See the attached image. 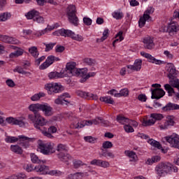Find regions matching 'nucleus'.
I'll return each instance as SVG.
<instances>
[{"label":"nucleus","mask_w":179,"mask_h":179,"mask_svg":"<svg viewBox=\"0 0 179 179\" xmlns=\"http://www.w3.org/2000/svg\"><path fill=\"white\" fill-rule=\"evenodd\" d=\"M28 118L33 122L34 128H36L38 132H41V134H43L44 136H47V138H54L52 134L47 132V128L44 127L47 124V120H45L40 113H36V115H29Z\"/></svg>","instance_id":"obj_1"},{"label":"nucleus","mask_w":179,"mask_h":179,"mask_svg":"<svg viewBox=\"0 0 179 179\" xmlns=\"http://www.w3.org/2000/svg\"><path fill=\"white\" fill-rule=\"evenodd\" d=\"M19 141V144L24 149H27L29 146H30V142L33 141V138H29L27 136L21 135L18 136V138L15 136H7L5 138V141L7 143H15V142H17Z\"/></svg>","instance_id":"obj_2"},{"label":"nucleus","mask_w":179,"mask_h":179,"mask_svg":"<svg viewBox=\"0 0 179 179\" xmlns=\"http://www.w3.org/2000/svg\"><path fill=\"white\" fill-rule=\"evenodd\" d=\"M77 12L76 6L73 4L69 5L66 9V16L68 21L73 26H78L79 24V17L76 15Z\"/></svg>","instance_id":"obj_3"},{"label":"nucleus","mask_w":179,"mask_h":179,"mask_svg":"<svg viewBox=\"0 0 179 179\" xmlns=\"http://www.w3.org/2000/svg\"><path fill=\"white\" fill-rule=\"evenodd\" d=\"M66 68L67 69V73L70 75V76H85L86 73H87V69H78L76 68V62H69L66 65Z\"/></svg>","instance_id":"obj_4"},{"label":"nucleus","mask_w":179,"mask_h":179,"mask_svg":"<svg viewBox=\"0 0 179 179\" xmlns=\"http://www.w3.org/2000/svg\"><path fill=\"white\" fill-rule=\"evenodd\" d=\"M53 36H62L63 37H70L73 40L76 41H83V36L75 34V32L72 31L69 29H61L53 32Z\"/></svg>","instance_id":"obj_5"},{"label":"nucleus","mask_w":179,"mask_h":179,"mask_svg":"<svg viewBox=\"0 0 179 179\" xmlns=\"http://www.w3.org/2000/svg\"><path fill=\"white\" fill-rule=\"evenodd\" d=\"M38 149L43 155H50L55 153V144L54 143H44L39 141L38 143Z\"/></svg>","instance_id":"obj_6"},{"label":"nucleus","mask_w":179,"mask_h":179,"mask_svg":"<svg viewBox=\"0 0 179 179\" xmlns=\"http://www.w3.org/2000/svg\"><path fill=\"white\" fill-rule=\"evenodd\" d=\"M173 165L170 163H160L155 167V171L159 177H164L166 174L171 173Z\"/></svg>","instance_id":"obj_7"},{"label":"nucleus","mask_w":179,"mask_h":179,"mask_svg":"<svg viewBox=\"0 0 179 179\" xmlns=\"http://www.w3.org/2000/svg\"><path fill=\"white\" fill-rule=\"evenodd\" d=\"M45 90L48 91V94L53 93H61L64 90V87L58 83H49L45 85Z\"/></svg>","instance_id":"obj_8"},{"label":"nucleus","mask_w":179,"mask_h":179,"mask_svg":"<svg viewBox=\"0 0 179 179\" xmlns=\"http://www.w3.org/2000/svg\"><path fill=\"white\" fill-rule=\"evenodd\" d=\"M164 139L168 142V143H170L172 148L179 149V136L178 134H172L170 136H166Z\"/></svg>","instance_id":"obj_9"},{"label":"nucleus","mask_w":179,"mask_h":179,"mask_svg":"<svg viewBox=\"0 0 179 179\" xmlns=\"http://www.w3.org/2000/svg\"><path fill=\"white\" fill-rule=\"evenodd\" d=\"M150 91L152 93L151 99H156L159 100L166 94V92L162 88H155L154 90L151 88Z\"/></svg>","instance_id":"obj_10"},{"label":"nucleus","mask_w":179,"mask_h":179,"mask_svg":"<svg viewBox=\"0 0 179 179\" xmlns=\"http://www.w3.org/2000/svg\"><path fill=\"white\" fill-rule=\"evenodd\" d=\"M57 157L60 159V162H63V163H66L67 166H69V162H72L73 157L71 155L66 152H59L57 154Z\"/></svg>","instance_id":"obj_11"},{"label":"nucleus","mask_w":179,"mask_h":179,"mask_svg":"<svg viewBox=\"0 0 179 179\" xmlns=\"http://www.w3.org/2000/svg\"><path fill=\"white\" fill-rule=\"evenodd\" d=\"M141 55L144 57V58H147L148 59V62H151L152 64H155L156 65H162V60L157 59L152 55L149 53H146L145 52H141Z\"/></svg>","instance_id":"obj_12"},{"label":"nucleus","mask_w":179,"mask_h":179,"mask_svg":"<svg viewBox=\"0 0 179 179\" xmlns=\"http://www.w3.org/2000/svg\"><path fill=\"white\" fill-rule=\"evenodd\" d=\"M6 121L11 125H19V127H24V121L22 119H16L13 117H6Z\"/></svg>","instance_id":"obj_13"},{"label":"nucleus","mask_w":179,"mask_h":179,"mask_svg":"<svg viewBox=\"0 0 179 179\" xmlns=\"http://www.w3.org/2000/svg\"><path fill=\"white\" fill-rule=\"evenodd\" d=\"M164 113H169V111H174L176 110H179V105L177 103L169 102L165 106L162 108Z\"/></svg>","instance_id":"obj_14"},{"label":"nucleus","mask_w":179,"mask_h":179,"mask_svg":"<svg viewBox=\"0 0 179 179\" xmlns=\"http://www.w3.org/2000/svg\"><path fill=\"white\" fill-rule=\"evenodd\" d=\"M177 31H179V25L176 22H172L167 26V33L170 36H174Z\"/></svg>","instance_id":"obj_15"},{"label":"nucleus","mask_w":179,"mask_h":179,"mask_svg":"<svg viewBox=\"0 0 179 179\" xmlns=\"http://www.w3.org/2000/svg\"><path fill=\"white\" fill-rule=\"evenodd\" d=\"M168 65L169 68L168 69L167 71L169 72L167 77L169 78V80L171 79H174L177 78V70L176 69V66L172 63H169Z\"/></svg>","instance_id":"obj_16"},{"label":"nucleus","mask_w":179,"mask_h":179,"mask_svg":"<svg viewBox=\"0 0 179 179\" xmlns=\"http://www.w3.org/2000/svg\"><path fill=\"white\" fill-rule=\"evenodd\" d=\"M0 41L8 44H19V41L17 39L6 35H0Z\"/></svg>","instance_id":"obj_17"},{"label":"nucleus","mask_w":179,"mask_h":179,"mask_svg":"<svg viewBox=\"0 0 179 179\" xmlns=\"http://www.w3.org/2000/svg\"><path fill=\"white\" fill-rule=\"evenodd\" d=\"M144 48L147 50H152L155 47V43L153 42V38L147 36L144 38L143 41Z\"/></svg>","instance_id":"obj_18"},{"label":"nucleus","mask_w":179,"mask_h":179,"mask_svg":"<svg viewBox=\"0 0 179 179\" xmlns=\"http://www.w3.org/2000/svg\"><path fill=\"white\" fill-rule=\"evenodd\" d=\"M41 110L44 113L45 117H51L52 115V108L47 103L41 105Z\"/></svg>","instance_id":"obj_19"},{"label":"nucleus","mask_w":179,"mask_h":179,"mask_svg":"<svg viewBox=\"0 0 179 179\" xmlns=\"http://www.w3.org/2000/svg\"><path fill=\"white\" fill-rule=\"evenodd\" d=\"M54 62H55V61H54V56L53 55L48 56L47 57L45 62H43L39 66V69H41V70L46 69V68H48V66H50V65H52V64H54Z\"/></svg>","instance_id":"obj_20"},{"label":"nucleus","mask_w":179,"mask_h":179,"mask_svg":"<svg viewBox=\"0 0 179 179\" xmlns=\"http://www.w3.org/2000/svg\"><path fill=\"white\" fill-rule=\"evenodd\" d=\"M128 69H131V71H141L142 69V59H136L134 65H128Z\"/></svg>","instance_id":"obj_21"},{"label":"nucleus","mask_w":179,"mask_h":179,"mask_svg":"<svg viewBox=\"0 0 179 179\" xmlns=\"http://www.w3.org/2000/svg\"><path fill=\"white\" fill-rule=\"evenodd\" d=\"M36 173H41V174H48V166L44 164H39L34 167Z\"/></svg>","instance_id":"obj_22"},{"label":"nucleus","mask_w":179,"mask_h":179,"mask_svg":"<svg viewBox=\"0 0 179 179\" xmlns=\"http://www.w3.org/2000/svg\"><path fill=\"white\" fill-rule=\"evenodd\" d=\"M101 152H99V157H106V159H114L115 157V155L112 152H110L107 150H104L103 148H101Z\"/></svg>","instance_id":"obj_23"},{"label":"nucleus","mask_w":179,"mask_h":179,"mask_svg":"<svg viewBox=\"0 0 179 179\" xmlns=\"http://www.w3.org/2000/svg\"><path fill=\"white\" fill-rule=\"evenodd\" d=\"M164 87L166 92H167L169 96H173V94H175V96H177V94H179V92H176V91L174 90V87H172L170 83L165 84Z\"/></svg>","instance_id":"obj_24"},{"label":"nucleus","mask_w":179,"mask_h":179,"mask_svg":"<svg viewBox=\"0 0 179 179\" xmlns=\"http://www.w3.org/2000/svg\"><path fill=\"white\" fill-rule=\"evenodd\" d=\"M41 104L40 103L31 104L29 106V110L30 111H32L34 114L33 115H36V114H40V113H38V110H41Z\"/></svg>","instance_id":"obj_25"},{"label":"nucleus","mask_w":179,"mask_h":179,"mask_svg":"<svg viewBox=\"0 0 179 179\" xmlns=\"http://www.w3.org/2000/svg\"><path fill=\"white\" fill-rule=\"evenodd\" d=\"M124 155H126V156H128V157L131 159L130 162H138V155H136V153H135V152L126 150L124 151Z\"/></svg>","instance_id":"obj_26"},{"label":"nucleus","mask_w":179,"mask_h":179,"mask_svg":"<svg viewBox=\"0 0 179 179\" xmlns=\"http://www.w3.org/2000/svg\"><path fill=\"white\" fill-rule=\"evenodd\" d=\"M37 15H40V13L36 10H31L30 11H29L27 14H25V16L27 17V19L31 20V19H33V20H34V19H36V17H37Z\"/></svg>","instance_id":"obj_27"},{"label":"nucleus","mask_w":179,"mask_h":179,"mask_svg":"<svg viewBox=\"0 0 179 179\" xmlns=\"http://www.w3.org/2000/svg\"><path fill=\"white\" fill-rule=\"evenodd\" d=\"M90 125H93V122L92 120H83L80 122H78L76 125V128H83L84 127H89Z\"/></svg>","instance_id":"obj_28"},{"label":"nucleus","mask_w":179,"mask_h":179,"mask_svg":"<svg viewBox=\"0 0 179 179\" xmlns=\"http://www.w3.org/2000/svg\"><path fill=\"white\" fill-rule=\"evenodd\" d=\"M116 121H117V122H119V124H122V125H125V124H128V122L129 121V119H128L127 117H125L122 115H118L116 117Z\"/></svg>","instance_id":"obj_29"},{"label":"nucleus","mask_w":179,"mask_h":179,"mask_svg":"<svg viewBox=\"0 0 179 179\" xmlns=\"http://www.w3.org/2000/svg\"><path fill=\"white\" fill-rule=\"evenodd\" d=\"M29 52L34 57V58H38V55H40V52H38V50L37 49V47L32 46L29 48Z\"/></svg>","instance_id":"obj_30"},{"label":"nucleus","mask_w":179,"mask_h":179,"mask_svg":"<svg viewBox=\"0 0 179 179\" xmlns=\"http://www.w3.org/2000/svg\"><path fill=\"white\" fill-rule=\"evenodd\" d=\"M10 150L11 152L16 153V155H22L23 153V150L17 145H11Z\"/></svg>","instance_id":"obj_31"},{"label":"nucleus","mask_w":179,"mask_h":179,"mask_svg":"<svg viewBox=\"0 0 179 179\" xmlns=\"http://www.w3.org/2000/svg\"><path fill=\"white\" fill-rule=\"evenodd\" d=\"M76 94H77V96H79V97H82V99H87V100H89V99H90V92H87L82 91V90H78L76 92Z\"/></svg>","instance_id":"obj_32"},{"label":"nucleus","mask_w":179,"mask_h":179,"mask_svg":"<svg viewBox=\"0 0 179 179\" xmlns=\"http://www.w3.org/2000/svg\"><path fill=\"white\" fill-rule=\"evenodd\" d=\"M174 125V120L173 119H168L164 124L160 126L161 129H167L169 127Z\"/></svg>","instance_id":"obj_33"},{"label":"nucleus","mask_w":179,"mask_h":179,"mask_svg":"<svg viewBox=\"0 0 179 179\" xmlns=\"http://www.w3.org/2000/svg\"><path fill=\"white\" fill-rule=\"evenodd\" d=\"M31 160L32 163H36L38 164H41V163L44 164V163H45V161H41V159H38V157H37L34 153L31 154Z\"/></svg>","instance_id":"obj_34"},{"label":"nucleus","mask_w":179,"mask_h":179,"mask_svg":"<svg viewBox=\"0 0 179 179\" xmlns=\"http://www.w3.org/2000/svg\"><path fill=\"white\" fill-rule=\"evenodd\" d=\"M169 83L172 87H175V89H177L179 93V79L176 78H172L169 80Z\"/></svg>","instance_id":"obj_35"},{"label":"nucleus","mask_w":179,"mask_h":179,"mask_svg":"<svg viewBox=\"0 0 179 179\" xmlns=\"http://www.w3.org/2000/svg\"><path fill=\"white\" fill-rule=\"evenodd\" d=\"M148 143H150V145H151V146H153L154 148H157V149H161V150H163V147H162V144H160V143L157 141L156 140L150 139L148 141Z\"/></svg>","instance_id":"obj_36"},{"label":"nucleus","mask_w":179,"mask_h":179,"mask_svg":"<svg viewBox=\"0 0 179 179\" xmlns=\"http://www.w3.org/2000/svg\"><path fill=\"white\" fill-rule=\"evenodd\" d=\"M83 177V173L77 172L76 173H71L67 176L68 179H80Z\"/></svg>","instance_id":"obj_37"},{"label":"nucleus","mask_w":179,"mask_h":179,"mask_svg":"<svg viewBox=\"0 0 179 179\" xmlns=\"http://www.w3.org/2000/svg\"><path fill=\"white\" fill-rule=\"evenodd\" d=\"M96 76V73L93 72V73H86L85 76H80V83H84V82H86V80H87V79H89V78H92V76Z\"/></svg>","instance_id":"obj_38"},{"label":"nucleus","mask_w":179,"mask_h":179,"mask_svg":"<svg viewBox=\"0 0 179 179\" xmlns=\"http://www.w3.org/2000/svg\"><path fill=\"white\" fill-rule=\"evenodd\" d=\"M99 100L100 101H103L107 104H114V100L111 96H101Z\"/></svg>","instance_id":"obj_39"},{"label":"nucleus","mask_w":179,"mask_h":179,"mask_svg":"<svg viewBox=\"0 0 179 179\" xmlns=\"http://www.w3.org/2000/svg\"><path fill=\"white\" fill-rule=\"evenodd\" d=\"M41 97H45V94L43 92H39L38 94H35L31 97L32 101H38Z\"/></svg>","instance_id":"obj_40"},{"label":"nucleus","mask_w":179,"mask_h":179,"mask_svg":"<svg viewBox=\"0 0 179 179\" xmlns=\"http://www.w3.org/2000/svg\"><path fill=\"white\" fill-rule=\"evenodd\" d=\"M112 16L116 20H121L124 17V13L120 11H115L113 13Z\"/></svg>","instance_id":"obj_41"},{"label":"nucleus","mask_w":179,"mask_h":179,"mask_svg":"<svg viewBox=\"0 0 179 179\" xmlns=\"http://www.w3.org/2000/svg\"><path fill=\"white\" fill-rule=\"evenodd\" d=\"M153 12H155V8H153V7H149L144 12V14H143L144 17H145V19H150V15H152V13H153Z\"/></svg>","instance_id":"obj_42"},{"label":"nucleus","mask_w":179,"mask_h":179,"mask_svg":"<svg viewBox=\"0 0 179 179\" xmlns=\"http://www.w3.org/2000/svg\"><path fill=\"white\" fill-rule=\"evenodd\" d=\"M10 16H12L10 13H3L1 14L0 15V22H6V20H8V19H10Z\"/></svg>","instance_id":"obj_43"},{"label":"nucleus","mask_w":179,"mask_h":179,"mask_svg":"<svg viewBox=\"0 0 179 179\" xmlns=\"http://www.w3.org/2000/svg\"><path fill=\"white\" fill-rule=\"evenodd\" d=\"M160 161V157L155 156L152 157L151 159H148L146 161V164H153V163H157V162Z\"/></svg>","instance_id":"obj_44"},{"label":"nucleus","mask_w":179,"mask_h":179,"mask_svg":"<svg viewBox=\"0 0 179 179\" xmlns=\"http://www.w3.org/2000/svg\"><path fill=\"white\" fill-rule=\"evenodd\" d=\"M150 117L154 120L155 122H156V121H160V120H163L164 118L163 115L160 113H152Z\"/></svg>","instance_id":"obj_45"},{"label":"nucleus","mask_w":179,"mask_h":179,"mask_svg":"<svg viewBox=\"0 0 179 179\" xmlns=\"http://www.w3.org/2000/svg\"><path fill=\"white\" fill-rule=\"evenodd\" d=\"M20 55H23V50H16L14 52H11L10 54V58H16L17 57H20Z\"/></svg>","instance_id":"obj_46"},{"label":"nucleus","mask_w":179,"mask_h":179,"mask_svg":"<svg viewBox=\"0 0 179 179\" xmlns=\"http://www.w3.org/2000/svg\"><path fill=\"white\" fill-rule=\"evenodd\" d=\"M146 20H149V18H146L145 15H143V17H140L138 21L139 27H143L145 24H146Z\"/></svg>","instance_id":"obj_47"},{"label":"nucleus","mask_w":179,"mask_h":179,"mask_svg":"<svg viewBox=\"0 0 179 179\" xmlns=\"http://www.w3.org/2000/svg\"><path fill=\"white\" fill-rule=\"evenodd\" d=\"M60 97V99L64 102L66 103V105L69 104V101H68V100H66L65 99H68L69 97H71V95H69V93H63L62 95L59 96Z\"/></svg>","instance_id":"obj_48"},{"label":"nucleus","mask_w":179,"mask_h":179,"mask_svg":"<svg viewBox=\"0 0 179 179\" xmlns=\"http://www.w3.org/2000/svg\"><path fill=\"white\" fill-rule=\"evenodd\" d=\"M155 122H155V120L152 117V119L148 120H143V127H150L151 125H154Z\"/></svg>","instance_id":"obj_49"},{"label":"nucleus","mask_w":179,"mask_h":179,"mask_svg":"<svg viewBox=\"0 0 179 179\" xmlns=\"http://www.w3.org/2000/svg\"><path fill=\"white\" fill-rule=\"evenodd\" d=\"M13 72H17L18 73H21L22 75H30V73L27 72V71H24V70H23V68H22L21 66H17L14 70Z\"/></svg>","instance_id":"obj_50"},{"label":"nucleus","mask_w":179,"mask_h":179,"mask_svg":"<svg viewBox=\"0 0 179 179\" xmlns=\"http://www.w3.org/2000/svg\"><path fill=\"white\" fill-rule=\"evenodd\" d=\"M57 152H59V153H65L66 152V145L63 144H59L57 147Z\"/></svg>","instance_id":"obj_51"},{"label":"nucleus","mask_w":179,"mask_h":179,"mask_svg":"<svg viewBox=\"0 0 179 179\" xmlns=\"http://www.w3.org/2000/svg\"><path fill=\"white\" fill-rule=\"evenodd\" d=\"M99 167H102L103 169H108V167H110V162L99 159Z\"/></svg>","instance_id":"obj_52"},{"label":"nucleus","mask_w":179,"mask_h":179,"mask_svg":"<svg viewBox=\"0 0 179 179\" xmlns=\"http://www.w3.org/2000/svg\"><path fill=\"white\" fill-rule=\"evenodd\" d=\"M84 64H87V65H90V66L94 65L96 64V60L92 58H85L83 59Z\"/></svg>","instance_id":"obj_53"},{"label":"nucleus","mask_w":179,"mask_h":179,"mask_svg":"<svg viewBox=\"0 0 179 179\" xmlns=\"http://www.w3.org/2000/svg\"><path fill=\"white\" fill-rule=\"evenodd\" d=\"M34 22H36L39 24H44V22H45V20L42 16H41L40 15H37V16L34 18Z\"/></svg>","instance_id":"obj_54"},{"label":"nucleus","mask_w":179,"mask_h":179,"mask_svg":"<svg viewBox=\"0 0 179 179\" xmlns=\"http://www.w3.org/2000/svg\"><path fill=\"white\" fill-rule=\"evenodd\" d=\"M73 164L74 169H79V167L85 166V164L81 160H74Z\"/></svg>","instance_id":"obj_55"},{"label":"nucleus","mask_w":179,"mask_h":179,"mask_svg":"<svg viewBox=\"0 0 179 179\" xmlns=\"http://www.w3.org/2000/svg\"><path fill=\"white\" fill-rule=\"evenodd\" d=\"M116 37H119V38L115 39L113 42V47H115V43L117 41H122V40H124V37H122V31H119V33L116 35Z\"/></svg>","instance_id":"obj_56"},{"label":"nucleus","mask_w":179,"mask_h":179,"mask_svg":"<svg viewBox=\"0 0 179 179\" xmlns=\"http://www.w3.org/2000/svg\"><path fill=\"white\" fill-rule=\"evenodd\" d=\"M113 148V143L110 141H105L102 144V149H111Z\"/></svg>","instance_id":"obj_57"},{"label":"nucleus","mask_w":179,"mask_h":179,"mask_svg":"<svg viewBox=\"0 0 179 179\" xmlns=\"http://www.w3.org/2000/svg\"><path fill=\"white\" fill-rule=\"evenodd\" d=\"M48 76L50 79H57L61 77V74L57 72H51L49 73Z\"/></svg>","instance_id":"obj_58"},{"label":"nucleus","mask_w":179,"mask_h":179,"mask_svg":"<svg viewBox=\"0 0 179 179\" xmlns=\"http://www.w3.org/2000/svg\"><path fill=\"white\" fill-rule=\"evenodd\" d=\"M56 43H44V45H45V52H48V51H51L52 48H54V46L55 45Z\"/></svg>","instance_id":"obj_59"},{"label":"nucleus","mask_w":179,"mask_h":179,"mask_svg":"<svg viewBox=\"0 0 179 179\" xmlns=\"http://www.w3.org/2000/svg\"><path fill=\"white\" fill-rule=\"evenodd\" d=\"M23 169H24V170L28 173H30V171H33L34 170V166H33L32 164H24L23 166Z\"/></svg>","instance_id":"obj_60"},{"label":"nucleus","mask_w":179,"mask_h":179,"mask_svg":"<svg viewBox=\"0 0 179 179\" xmlns=\"http://www.w3.org/2000/svg\"><path fill=\"white\" fill-rule=\"evenodd\" d=\"M124 129L125 131V132H127L128 134H129L130 132H134V128L131 127L130 124H126L124 126Z\"/></svg>","instance_id":"obj_61"},{"label":"nucleus","mask_w":179,"mask_h":179,"mask_svg":"<svg viewBox=\"0 0 179 179\" xmlns=\"http://www.w3.org/2000/svg\"><path fill=\"white\" fill-rule=\"evenodd\" d=\"M48 30H50V29L48 28H45V29L41 31H38L36 33L34 34V36H36V37H41V36H43V34H45V33H47V31Z\"/></svg>","instance_id":"obj_62"},{"label":"nucleus","mask_w":179,"mask_h":179,"mask_svg":"<svg viewBox=\"0 0 179 179\" xmlns=\"http://www.w3.org/2000/svg\"><path fill=\"white\" fill-rule=\"evenodd\" d=\"M108 29H106L103 32V36L99 39L100 41H104V40L107 39V37H108V33H109Z\"/></svg>","instance_id":"obj_63"},{"label":"nucleus","mask_w":179,"mask_h":179,"mask_svg":"<svg viewBox=\"0 0 179 179\" xmlns=\"http://www.w3.org/2000/svg\"><path fill=\"white\" fill-rule=\"evenodd\" d=\"M85 142H89V143H94L96 141V138H93L92 136H85L84 137Z\"/></svg>","instance_id":"obj_64"}]
</instances>
